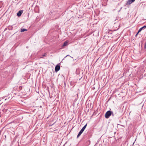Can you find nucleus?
<instances>
[{
	"instance_id": "nucleus-1",
	"label": "nucleus",
	"mask_w": 146,
	"mask_h": 146,
	"mask_svg": "<svg viewBox=\"0 0 146 146\" xmlns=\"http://www.w3.org/2000/svg\"><path fill=\"white\" fill-rule=\"evenodd\" d=\"M83 139H86L90 138L92 136L90 133L88 131H86L83 134Z\"/></svg>"
},
{
	"instance_id": "nucleus-2",
	"label": "nucleus",
	"mask_w": 146,
	"mask_h": 146,
	"mask_svg": "<svg viewBox=\"0 0 146 146\" xmlns=\"http://www.w3.org/2000/svg\"><path fill=\"white\" fill-rule=\"evenodd\" d=\"M112 111L109 110L107 111L105 115V117L106 119L108 118L111 115Z\"/></svg>"
},
{
	"instance_id": "nucleus-3",
	"label": "nucleus",
	"mask_w": 146,
	"mask_h": 146,
	"mask_svg": "<svg viewBox=\"0 0 146 146\" xmlns=\"http://www.w3.org/2000/svg\"><path fill=\"white\" fill-rule=\"evenodd\" d=\"M60 63H59L56 66L55 68V70L56 72H57L60 70Z\"/></svg>"
},
{
	"instance_id": "nucleus-4",
	"label": "nucleus",
	"mask_w": 146,
	"mask_h": 146,
	"mask_svg": "<svg viewBox=\"0 0 146 146\" xmlns=\"http://www.w3.org/2000/svg\"><path fill=\"white\" fill-rule=\"evenodd\" d=\"M135 0H128L127 1L126 5H129L134 2Z\"/></svg>"
},
{
	"instance_id": "nucleus-5",
	"label": "nucleus",
	"mask_w": 146,
	"mask_h": 146,
	"mask_svg": "<svg viewBox=\"0 0 146 146\" xmlns=\"http://www.w3.org/2000/svg\"><path fill=\"white\" fill-rule=\"evenodd\" d=\"M23 12V10H21L19 11L17 13V15L18 17L20 16L21 14H22Z\"/></svg>"
},
{
	"instance_id": "nucleus-6",
	"label": "nucleus",
	"mask_w": 146,
	"mask_h": 146,
	"mask_svg": "<svg viewBox=\"0 0 146 146\" xmlns=\"http://www.w3.org/2000/svg\"><path fill=\"white\" fill-rule=\"evenodd\" d=\"M84 131L82 129H81L78 133L77 137V138H78L80 136L81 134Z\"/></svg>"
},
{
	"instance_id": "nucleus-7",
	"label": "nucleus",
	"mask_w": 146,
	"mask_h": 146,
	"mask_svg": "<svg viewBox=\"0 0 146 146\" xmlns=\"http://www.w3.org/2000/svg\"><path fill=\"white\" fill-rule=\"evenodd\" d=\"M146 28V25H144L139 30V32H140L143 29Z\"/></svg>"
},
{
	"instance_id": "nucleus-8",
	"label": "nucleus",
	"mask_w": 146,
	"mask_h": 146,
	"mask_svg": "<svg viewBox=\"0 0 146 146\" xmlns=\"http://www.w3.org/2000/svg\"><path fill=\"white\" fill-rule=\"evenodd\" d=\"M90 143V140H88L85 143V145L87 146L89 145Z\"/></svg>"
},
{
	"instance_id": "nucleus-9",
	"label": "nucleus",
	"mask_w": 146,
	"mask_h": 146,
	"mask_svg": "<svg viewBox=\"0 0 146 146\" xmlns=\"http://www.w3.org/2000/svg\"><path fill=\"white\" fill-rule=\"evenodd\" d=\"M68 42L67 41H65L64 42L63 44L62 45V47L65 46H67L68 45Z\"/></svg>"
},
{
	"instance_id": "nucleus-10",
	"label": "nucleus",
	"mask_w": 146,
	"mask_h": 146,
	"mask_svg": "<svg viewBox=\"0 0 146 146\" xmlns=\"http://www.w3.org/2000/svg\"><path fill=\"white\" fill-rule=\"evenodd\" d=\"M27 31V30L25 29H22L21 30V32H23L25 31Z\"/></svg>"
},
{
	"instance_id": "nucleus-11",
	"label": "nucleus",
	"mask_w": 146,
	"mask_h": 146,
	"mask_svg": "<svg viewBox=\"0 0 146 146\" xmlns=\"http://www.w3.org/2000/svg\"><path fill=\"white\" fill-rule=\"evenodd\" d=\"M112 114H111V115H112V116L114 117L115 115L116 114V112H114L112 111Z\"/></svg>"
},
{
	"instance_id": "nucleus-12",
	"label": "nucleus",
	"mask_w": 146,
	"mask_h": 146,
	"mask_svg": "<svg viewBox=\"0 0 146 146\" xmlns=\"http://www.w3.org/2000/svg\"><path fill=\"white\" fill-rule=\"evenodd\" d=\"M87 125V123L84 126L82 127V128L81 129L83 131H84L85 128H86Z\"/></svg>"
},
{
	"instance_id": "nucleus-13",
	"label": "nucleus",
	"mask_w": 146,
	"mask_h": 146,
	"mask_svg": "<svg viewBox=\"0 0 146 146\" xmlns=\"http://www.w3.org/2000/svg\"><path fill=\"white\" fill-rule=\"evenodd\" d=\"M3 4V2L2 1H0V8L2 7Z\"/></svg>"
},
{
	"instance_id": "nucleus-14",
	"label": "nucleus",
	"mask_w": 146,
	"mask_h": 146,
	"mask_svg": "<svg viewBox=\"0 0 146 146\" xmlns=\"http://www.w3.org/2000/svg\"><path fill=\"white\" fill-rule=\"evenodd\" d=\"M19 89L20 90H21L22 89V86H20L19 87Z\"/></svg>"
},
{
	"instance_id": "nucleus-15",
	"label": "nucleus",
	"mask_w": 146,
	"mask_h": 146,
	"mask_svg": "<svg viewBox=\"0 0 146 146\" xmlns=\"http://www.w3.org/2000/svg\"><path fill=\"white\" fill-rule=\"evenodd\" d=\"M42 56H46V53H44L42 55Z\"/></svg>"
},
{
	"instance_id": "nucleus-16",
	"label": "nucleus",
	"mask_w": 146,
	"mask_h": 146,
	"mask_svg": "<svg viewBox=\"0 0 146 146\" xmlns=\"http://www.w3.org/2000/svg\"><path fill=\"white\" fill-rule=\"evenodd\" d=\"M139 31H138V32H137V33L136 34V35H135V36H137V35H138V34H139Z\"/></svg>"
},
{
	"instance_id": "nucleus-17",
	"label": "nucleus",
	"mask_w": 146,
	"mask_h": 146,
	"mask_svg": "<svg viewBox=\"0 0 146 146\" xmlns=\"http://www.w3.org/2000/svg\"><path fill=\"white\" fill-rule=\"evenodd\" d=\"M144 48H146V42L145 43V46H144Z\"/></svg>"
},
{
	"instance_id": "nucleus-18",
	"label": "nucleus",
	"mask_w": 146,
	"mask_h": 146,
	"mask_svg": "<svg viewBox=\"0 0 146 146\" xmlns=\"http://www.w3.org/2000/svg\"><path fill=\"white\" fill-rule=\"evenodd\" d=\"M70 56L68 55H67L63 59V60L65 58H66V57H67L68 56Z\"/></svg>"
},
{
	"instance_id": "nucleus-19",
	"label": "nucleus",
	"mask_w": 146,
	"mask_h": 146,
	"mask_svg": "<svg viewBox=\"0 0 146 146\" xmlns=\"http://www.w3.org/2000/svg\"><path fill=\"white\" fill-rule=\"evenodd\" d=\"M67 143V142H66L63 145V146H65L66 144Z\"/></svg>"
},
{
	"instance_id": "nucleus-20",
	"label": "nucleus",
	"mask_w": 146,
	"mask_h": 146,
	"mask_svg": "<svg viewBox=\"0 0 146 146\" xmlns=\"http://www.w3.org/2000/svg\"><path fill=\"white\" fill-rule=\"evenodd\" d=\"M75 94H76V95H78V92H76V93Z\"/></svg>"
},
{
	"instance_id": "nucleus-21",
	"label": "nucleus",
	"mask_w": 146,
	"mask_h": 146,
	"mask_svg": "<svg viewBox=\"0 0 146 146\" xmlns=\"http://www.w3.org/2000/svg\"><path fill=\"white\" fill-rule=\"evenodd\" d=\"M77 90H79V89H77Z\"/></svg>"
},
{
	"instance_id": "nucleus-22",
	"label": "nucleus",
	"mask_w": 146,
	"mask_h": 146,
	"mask_svg": "<svg viewBox=\"0 0 146 146\" xmlns=\"http://www.w3.org/2000/svg\"><path fill=\"white\" fill-rule=\"evenodd\" d=\"M28 46L27 47V48H28Z\"/></svg>"
}]
</instances>
